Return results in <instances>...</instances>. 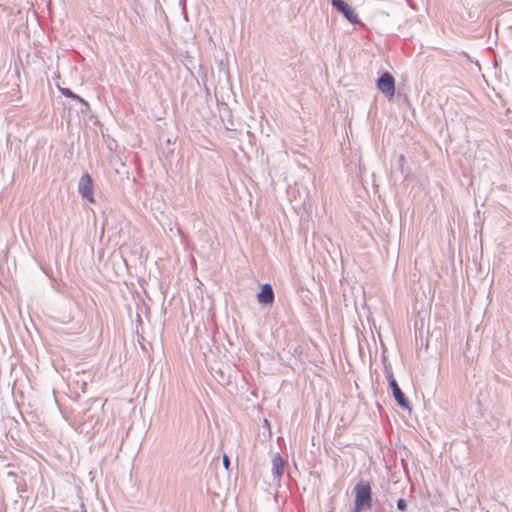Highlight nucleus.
<instances>
[{"mask_svg": "<svg viewBox=\"0 0 512 512\" xmlns=\"http://www.w3.org/2000/svg\"><path fill=\"white\" fill-rule=\"evenodd\" d=\"M272 465H273L274 474L276 475V477L280 478L283 475L284 466H285V461L280 456V454H276L273 457Z\"/></svg>", "mask_w": 512, "mask_h": 512, "instance_id": "nucleus-5", "label": "nucleus"}, {"mask_svg": "<svg viewBox=\"0 0 512 512\" xmlns=\"http://www.w3.org/2000/svg\"><path fill=\"white\" fill-rule=\"evenodd\" d=\"M389 384H390V386L392 388V392L396 391V389H400V387L398 386L396 380L392 376L389 379Z\"/></svg>", "mask_w": 512, "mask_h": 512, "instance_id": "nucleus-11", "label": "nucleus"}, {"mask_svg": "<svg viewBox=\"0 0 512 512\" xmlns=\"http://www.w3.org/2000/svg\"><path fill=\"white\" fill-rule=\"evenodd\" d=\"M355 506L353 512H363L372 506L371 487L369 483L360 482L354 487Z\"/></svg>", "mask_w": 512, "mask_h": 512, "instance_id": "nucleus-1", "label": "nucleus"}, {"mask_svg": "<svg viewBox=\"0 0 512 512\" xmlns=\"http://www.w3.org/2000/svg\"><path fill=\"white\" fill-rule=\"evenodd\" d=\"M333 7H335L339 12H341L348 21L351 23L360 24L358 15L355 12V10L349 6L347 3H345L342 0H333L332 1Z\"/></svg>", "mask_w": 512, "mask_h": 512, "instance_id": "nucleus-2", "label": "nucleus"}, {"mask_svg": "<svg viewBox=\"0 0 512 512\" xmlns=\"http://www.w3.org/2000/svg\"><path fill=\"white\" fill-rule=\"evenodd\" d=\"M229 465H230L229 458L227 455H224L223 456V466L225 467L226 470L229 469Z\"/></svg>", "mask_w": 512, "mask_h": 512, "instance_id": "nucleus-13", "label": "nucleus"}, {"mask_svg": "<svg viewBox=\"0 0 512 512\" xmlns=\"http://www.w3.org/2000/svg\"><path fill=\"white\" fill-rule=\"evenodd\" d=\"M259 303L272 304L274 301V292L270 284H264L257 295Z\"/></svg>", "mask_w": 512, "mask_h": 512, "instance_id": "nucleus-4", "label": "nucleus"}, {"mask_svg": "<svg viewBox=\"0 0 512 512\" xmlns=\"http://www.w3.org/2000/svg\"><path fill=\"white\" fill-rule=\"evenodd\" d=\"M377 86L378 88L381 90V91H384V75H382L381 77H379L378 81H377Z\"/></svg>", "mask_w": 512, "mask_h": 512, "instance_id": "nucleus-12", "label": "nucleus"}, {"mask_svg": "<svg viewBox=\"0 0 512 512\" xmlns=\"http://www.w3.org/2000/svg\"><path fill=\"white\" fill-rule=\"evenodd\" d=\"M395 93V80L394 77L386 72V97L391 98Z\"/></svg>", "mask_w": 512, "mask_h": 512, "instance_id": "nucleus-7", "label": "nucleus"}, {"mask_svg": "<svg viewBox=\"0 0 512 512\" xmlns=\"http://www.w3.org/2000/svg\"><path fill=\"white\" fill-rule=\"evenodd\" d=\"M389 384H390V386L392 388V392L396 391V389H400V387L398 386L396 380L392 376L389 379Z\"/></svg>", "mask_w": 512, "mask_h": 512, "instance_id": "nucleus-10", "label": "nucleus"}, {"mask_svg": "<svg viewBox=\"0 0 512 512\" xmlns=\"http://www.w3.org/2000/svg\"><path fill=\"white\" fill-rule=\"evenodd\" d=\"M61 92H62L65 96H67V97H70V98H73V99H77V100H79V101H83V100L81 99V97H79L78 95L74 94V93H73L70 89H68V88H63V89H61Z\"/></svg>", "mask_w": 512, "mask_h": 512, "instance_id": "nucleus-8", "label": "nucleus"}, {"mask_svg": "<svg viewBox=\"0 0 512 512\" xmlns=\"http://www.w3.org/2000/svg\"><path fill=\"white\" fill-rule=\"evenodd\" d=\"M79 193L82 195V197L88 199L90 202H94L93 181L88 173L82 175L80 179Z\"/></svg>", "mask_w": 512, "mask_h": 512, "instance_id": "nucleus-3", "label": "nucleus"}, {"mask_svg": "<svg viewBox=\"0 0 512 512\" xmlns=\"http://www.w3.org/2000/svg\"><path fill=\"white\" fill-rule=\"evenodd\" d=\"M407 507L406 501L404 499H399L397 501V508L401 511H404Z\"/></svg>", "mask_w": 512, "mask_h": 512, "instance_id": "nucleus-9", "label": "nucleus"}, {"mask_svg": "<svg viewBox=\"0 0 512 512\" xmlns=\"http://www.w3.org/2000/svg\"><path fill=\"white\" fill-rule=\"evenodd\" d=\"M393 396L397 402V404L404 410H410V402L406 398L405 394L402 392L401 389H396V391H393Z\"/></svg>", "mask_w": 512, "mask_h": 512, "instance_id": "nucleus-6", "label": "nucleus"}, {"mask_svg": "<svg viewBox=\"0 0 512 512\" xmlns=\"http://www.w3.org/2000/svg\"><path fill=\"white\" fill-rule=\"evenodd\" d=\"M404 161V156L403 155H400L399 156V162H403Z\"/></svg>", "mask_w": 512, "mask_h": 512, "instance_id": "nucleus-15", "label": "nucleus"}, {"mask_svg": "<svg viewBox=\"0 0 512 512\" xmlns=\"http://www.w3.org/2000/svg\"><path fill=\"white\" fill-rule=\"evenodd\" d=\"M264 426H268V427L270 426V424H269L267 419L264 420Z\"/></svg>", "mask_w": 512, "mask_h": 512, "instance_id": "nucleus-14", "label": "nucleus"}]
</instances>
